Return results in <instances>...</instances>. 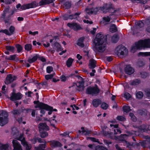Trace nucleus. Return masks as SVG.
I'll return each instance as SVG.
<instances>
[{
  "label": "nucleus",
  "instance_id": "nucleus-4",
  "mask_svg": "<svg viewBox=\"0 0 150 150\" xmlns=\"http://www.w3.org/2000/svg\"><path fill=\"white\" fill-rule=\"evenodd\" d=\"M100 89L98 86L96 85L94 86H89L88 87L86 90V94L91 95L93 96L97 95L100 92Z\"/></svg>",
  "mask_w": 150,
  "mask_h": 150
},
{
  "label": "nucleus",
  "instance_id": "nucleus-57",
  "mask_svg": "<svg viewBox=\"0 0 150 150\" xmlns=\"http://www.w3.org/2000/svg\"><path fill=\"white\" fill-rule=\"evenodd\" d=\"M114 133L115 134H116L118 133L120 134L122 132L119 129H114Z\"/></svg>",
  "mask_w": 150,
  "mask_h": 150
},
{
  "label": "nucleus",
  "instance_id": "nucleus-17",
  "mask_svg": "<svg viewBox=\"0 0 150 150\" xmlns=\"http://www.w3.org/2000/svg\"><path fill=\"white\" fill-rule=\"evenodd\" d=\"M98 11V8H87L86 9V13L88 14H92L93 13L96 14Z\"/></svg>",
  "mask_w": 150,
  "mask_h": 150
},
{
  "label": "nucleus",
  "instance_id": "nucleus-26",
  "mask_svg": "<svg viewBox=\"0 0 150 150\" xmlns=\"http://www.w3.org/2000/svg\"><path fill=\"white\" fill-rule=\"evenodd\" d=\"M46 142L45 141V144H40L38 146L35 147L34 150H45V149L46 148Z\"/></svg>",
  "mask_w": 150,
  "mask_h": 150
},
{
  "label": "nucleus",
  "instance_id": "nucleus-41",
  "mask_svg": "<svg viewBox=\"0 0 150 150\" xmlns=\"http://www.w3.org/2000/svg\"><path fill=\"white\" fill-rule=\"evenodd\" d=\"M6 49L8 50L13 52L15 47L13 46H7L6 47Z\"/></svg>",
  "mask_w": 150,
  "mask_h": 150
},
{
  "label": "nucleus",
  "instance_id": "nucleus-46",
  "mask_svg": "<svg viewBox=\"0 0 150 150\" xmlns=\"http://www.w3.org/2000/svg\"><path fill=\"white\" fill-rule=\"evenodd\" d=\"M54 76L53 74H47L45 76V78L46 80L52 79Z\"/></svg>",
  "mask_w": 150,
  "mask_h": 150
},
{
  "label": "nucleus",
  "instance_id": "nucleus-11",
  "mask_svg": "<svg viewBox=\"0 0 150 150\" xmlns=\"http://www.w3.org/2000/svg\"><path fill=\"white\" fill-rule=\"evenodd\" d=\"M15 31V28L13 26H11L9 28V30L6 29L1 30H0V33H2L8 36H11L13 34Z\"/></svg>",
  "mask_w": 150,
  "mask_h": 150
},
{
  "label": "nucleus",
  "instance_id": "nucleus-8",
  "mask_svg": "<svg viewBox=\"0 0 150 150\" xmlns=\"http://www.w3.org/2000/svg\"><path fill=\"white\" fill-rule=\"evenodd\" d=\"M79 78H80L81 81L77 82L75 84L76 86V89L78 91H82L84 90L85 87L84 86V81L83 79L81 76H79Z\"/></svg>",
  "mask_w": 150,
  "mask_h": 150
},
{
  "label": "nucleus",
  "instance_id": "nucleus-50",
  "mask_svg": "<svg viewBox=\"0 0 150 150\" xmlns=\"http://www.w3.org/2000/svg\"><path fill=\"white\" fill-rule=\"evenodd\" d=\"M11 112L14 115H19L20 113V111L18 110H13Z\"/></svg>",
  "mask_w": 150,
  "mask_h": 150
},
{
  "label": "nucleus",
  "instance_id": "nucleus-1",
  "mask_svg": "<svg viewBox=\"0 0 150 150\" xmlns=\"http://www.w3.org/2000/svg\"><path fill=\"white\" fill-rule=\"evenodd\" d=\"M107 36L100 33L97 34L93 40L94 46L93 50L96 52H103L105 50Z\"/></svg>",
  "mask_w": 150,
  "mask_h": 150
},
{
  "label": "nucleus",
  "instance_id": "nucleus-37",
  "mask_svg": "<svg viewBox=\"0 0 150 150\" xmlns=\"http://www.w3.org/2000/svg\"><path fill=\"white\" fill-rule=\"evenodd\" d=\"M140 82V80L138 79H136L135 80L131 81L130 82V84L133 85H135L139 84Z\"/></svg>",
  "mask_w": 150,
  "mask_h": 150
},
{
  "label": "nucleus",
  "instance_id": "nucleus-49",
  "mask_svg": "<svg viewBox=\"0 0 150 150\" xmlns=\"http://www.w3.org/2000/svg\"><path fill=\"white\" fill-rule=\"evenodd\" d=\"M60 45L58 42H55L54 43V49L58 51L59 49L60 48Z\"/></svg>",
  "mask_w": 150,
  "mask_h": 150
},
{
  "label": "nucleus",
  "instance_id": "nucleus-9",
  "mask_svg": "<svg viewBox=\"0 0 150 150\" xmlns=\"http://www.w3.org/2000/svg\"><path fill=\"white\" fill-rule=\"evenodd\" d=\"M17 79V77L11 74H8L4 82L6 84L8 85L13 82Z\"/></svg>",
  "mask_w": 150,
  "mask_h": 150
},
{
  "label": "nucleus",
  "instance_id": "nucleus-20",
  "mask_svg": "<svg viewBox=\"0 0 150 150\" xmlns=\"http://www.w3.org/2000/svg\"><path fill=\"white\" fill-rule=\"evenodd\" d=\"M54 0H41L39 2V5L41 6L49 4L53 2Z\"/></svg>",
  "mask_w": 150,
  "mask_h": 150
},
{
  "label": "nucleus",
  "instance_id": "nucleus-7",
  "mask_svg": "<svg viewBox=\"0 0 150 150\" xmlns=\"http://www.w3.org/2000/svg\"><path fill=\"white\" fill-rule=\"evenodd\" d=\"M116 50L118 55H124L128 53L127 49L122 45L118 46L116 48Z\"/></svg>",
  "mask_w": 150,
  "mask_h": 150
},
{
  "label": "nucleus",
  "instance_id": "nucleus-3",
  "mask_svg": "<svg viewBox=\"0 0 150 150\" xmlns=\"http://www.w3.org/2000/svg\"><path fill=\"white\" fill-rule=\"evenodd\" d=\"M98 10H100L104 13L107 12L111 13L110 15V16L113 15H115V13H116L117 11L115 10L112 4H105L103 5L99 8Z\"/></svg>",
  "mask_w": 150,
  "mask_h": 150
},
{
  "label": "nucleus",
  "instance_id": "nucleus-6",
  "mask_svg": "<svg viewBox=\"0 0 150 150\" xmlns=\"http://www.w3.org/2000/svg\"><path fill=\"white\" fill-rule=\"evenodd\" d=\"M38 4L36 1H33L30 3L24 4L21 6V9L22 10H25L30 8H34L38 6Z\"/></svg>",
  "mask_w": 150,
  "mask_h": 150
},
{
  "label": "nucleus",
  "instance_id": "nucleus-39",
  "mask_svg": "<svg viewBox=\"0 0 150 150\" xmlns=\"http://www.w3.org/2000/svg\"><path fill=\"white\" fill-rule=\"evenodd\" d=\"M116 119L120 121H125L126 120V119L124 117L121 116H118L116 117Z\"/></svg>",
  "mask_w": 150,
  "mask_h": 150
},
{
  "label": "nucleus",
  "instance_id": "nucleus-52",
  "mask_svg": "<svg viewBox=\"0 0 150 150\" xmlns=\"http://www.w3.org/2000/svg\"><path fill=\"white\" fill-rule=\"evenodd\" d=\"M37 55L38 56V59L39 60H40L43 62H45L46 61L45 59L43 57L40 56V55L37 54Z\"/></svg>",
  "mask_w": 150,
  "mask_h": 150
},
{
  "label": "nucleus",
  "instance_id": "nucleus-33",
  "mask_svg": "<svg viewBox=\"0 0 150 150\" xmlns=\"http://www.w3.org/2000/svg\"><path fill=\"white\" fill-rule=\"evenodd\" d=\"M24 48L27 51H30L32 49V45L31 44H28L25 45Z\"/></svg>",
  "mask_w": 150,
  "mask_h": 150
},
{
  "label": "nucleus",
  "instance_id": "nucleus-10",
  "mask_svg": "<svg viewBox=\"0 0 150 150\" xmlns=\"http://www.w3.org/2000/svg\"><path fill=\"white\" fill-rule=\"evenodd\" d=\"M23 96V95L20 93H13L10 97V99L12 101H15L21 99Z\"/></svg>",
  "mask_w": 150,
  "mask_h": 150
},
{
  "label": "nucleus",
  "instance_id": "nucleus-19",
  "mask_svg": "<svg viewBox=\"0 0 150 150\" xmlns=\"http://www.w3.org/2000/svg\"><path fill=\"white\" fill-rule=\"evenodd\" d=\"M125 71L126 74L130 75L134 71V69L129 65H127L125 68Z\"/></svg>",
  "mask_w": 150,
  "mask_h": 150
},
{
  "label": "nucleus",
  "instance_id": "nucleus-58",
  "mask_svg": "<svg viewBox=\"0 0 150 150\" xmlns=\"http://www.w3.org/2000/svg\"><path fill=\"white\" fill-rule=\"evenodd\" d=\"M138 64L139 67H142L144 64V62L141 61H139Z\"/></svg>",
  "mask_w": 150,
  "mask_h": 150
},
{
  "label": "nucleus",
  "instance_id": "nucleus-44",
  "mask_svg": "<svg viewBox=\"0 0 150 150\" xmlns=\"http://www.w3.org/2000/svg\"><path fill=\"white\" fill-rule=\"evenodd\" d=\"M108 107V105L106 103L103 102V103L101 105V108L104 110H106L107 109Z\"/></svg>",
  "mask_w": 150,
  "mask_h": 150
},
{
  "label": "nucleus",
  "instance_id": "nucleus-45",
  "mask_svg": "<svg viewBox=\"0 0 150 150\" xmlns=\"http://www.w3.org/2000/svg\"><path fill=\"white\" fill-rule=\"evenodd\" d=\"M143 94L142 92L139 91L136 94V96L137 98L140 99L142 98L143 97Z\"/></svg>",
  "mask_w": 150,
  "mask_h": 150
},
{
  "label": "nucleus",
  "instance_id": "nucleus-53",
  "mask_svg": "<svg viewBox=\"0 0 150 150\" xmlns=\"http://www.w3.org/2000/svg\"><path fill=\"white\" fill-rule=\"evenodd\" d=\"M67 16L66 15H65L64 16V19L65 20H67L68 19H72L73 18V16L72 15H69L67 17H66Z\"/></svg>",
  "mask_w": 150,
  "mask_h": 150
},
{
  "label": "nucleus",
  "instance_id": "nucleus-15",
  "mask_svg": "<svg viewBox=\"0 0 150 150\" xmlns=\"http://www.w3.org/2000/svg\"><path fill=\"white\" fill-rule=\"evenodd\" d=\"M38 128L40 132L47 131L49 129L48 126L45 123H40L38 125Z\"/></svg>",
  "mask_w": 150,
  "mask_h": 150
},
{
  "label": "nucleus",
  "instance_id": "nucleus-47",
  "mask_svg": "<svg viewBox=\"0 0 150 150\" xmlns=\"http://www.w3.org/2000/svg\"><path fill=\"white\" fill-rule=\"evenodd\" d=\"M53 68L52 66H48L46 68L47 72L49 74H50L53 71Z\"/></svg>",
  "mask_w": 150,
  "mask_h": 150
},
{
  "label": "nucleus",
  "instance_id": "nucleus-28",
  "mask_svg": "<svg viewBox=\"0 0 150 150\" xmlns=\"http://www.w3.org/2000/svg\"><path fill=\"white\" fill-rule=\"evenodd\" d=\"M117 28L115 24H112L111 25L110 28V31L112 33H114L117 31Z\"/></svg>",
  "mask_w": 150,
  "mask_h": 150
},
{
  "label": "nucleus",
  "instance_id": "nucleus-2",
  "mask_svg": "<svg viewBox=\"0 0 150 150\" xmlns=\"http://www.w3.org/2000/svg\"><path fill=\"white\" fill-rule=\"evenodd\" d=\"M145 48H150V39L140 40L135 43V46L131 47V52L134 53L137 50H141Z\"/></svg>",
  "mask_w": 150,
  "mask_h": 150
},
{
  "label": "nucleus",
  "instance_id": "nucleus-40",
  "mask_svg": "<svg viewBox=\"0 0 150 150\" xmlns=\"http://www.w3.org/2000/svg\"><path fill=\"white\" fill-rule=\"evenodd\" d=\"M40 132V136L42 138H44L47 136L48 135V133L45 132H43V131H42L41 132Z\"/></svg>",
  "mask_w": 150,
  "mask_h": 150
},
{
  "label": "nucleus",
  "instance_id": "nucleus-54",
  "mask_svg": "<svg viewBox=\"0 0 150 150\" xmlns=\"http://www.w3.org/2000/svg\"><path fill=\"white\" fill-rule=\"evenodd\" d=\"M145 92L146 96L148 97H150V89H146L145 90Z\"/></svg>",
  "mask_w": 150,
  "mask_h": 150
},
{
  "label": "nucleus",
  "instance_id": "nucleus-60",
  "mask_svg": "<svg viewBox=\"0 0 150 150\" xmlns=\"http://www.w3.org/2000/svg\"><path fill=\"white\" fill-rule=\"evenodd\" d=\"M110 126L111 127H113L114 128L116 129L118 127L119 125L118 124L115 125L114 124H110Z\"/></svg>",
  "mask_w": 150,
  "mask_h": 150
},
{
  "label": "nucleus",
  "instance_id": "nucleus-38",
  "mask_svg": "<svg viewBox=\"0 0 150 150\" xmlns=\"http://www.w3.org/2000/svg\"><path fill=\"white\" fill-rule=\"evenodd\" d=\"M95 150H108V149L103 146L98 145L96 147Z\"/></svg>",
  "mask_w": 150,
  "mask_h": 150
},
{
  "label": "nucleus",
  "instance_id": "nucleus-31",
  "mask_svg": "<svg viewBox=\"0 0 150 150\" xmlns=\"http://www.w3.org/2000/svg\"><path fill=\"white\" fill-rule=\"evenodd\" d=\"M119 37L117 34H114L112 37V41L113 43H116L118 40Z\"/></svg>",
  "mask_w": 150,
  "mask_h": 150
},
{
  "label": "nucleus",
  "instance_id": "nucleus-5",
  "mask_svg": "<svg viewBox=\"0 0 150 150\" xmlns=\"http://www.w3.org/2000/svg\"><path fill=\"white\" fill-rule=\"evenodd\" d=\"M8 114L6 111H3L0 114V125L3 126L8 122Z\"/></svg>",
  "mask_w": 150,
  "mask_h": 150
},
{
  "label": "nucleus",
  "instance_id": "nucleus-43",
  "mask_svg": "<svg viewBox=\"0 0 150 150\" xmlns=\"http://www.w3.org/2000/svg\"><path fill=\"white\" fill-rule=\"evenodd\" d=\"M139 56H150V52H140L138 54Z\"/></svg>",
  "mask_w": 150,
  "mask_h": 150
},
{
  "label": "nucleus",
  "instance_id": "nucleus-12",
  "mask_svg": "<svg viewBox=\"0 0 150 150\" xmlns=\"http://www.w3.org/2000/svg\"><path fill=\"white\" fill-rule=\"evenodd\" d=\"M67 25L71 29H73L75 31H77L82 29L79 24L75 23H68Z\"/></svg>",
  "mask_w": 150,
  "mask_h": 150
},
{
  "label": "nucleus",
  "instance_id": "nucleus-42",
  "mask_svg": "<svg viewBox=\"0 0 150 150\" xmlns=\"http://www.w3.org/2000/svg\"><path fill=\"white\" fill-rule=\"evenodd\" d=\"M16 47L17 49V51L18 53L21 52L22 50V47L19 44H16Z\"/></svg>",
  "mask_w": 150,
  "mask_h": 150
},
{
  "label": "nucleus",
  "instance_id": "nucleus-23",
  "mask_svg": "<svg viewBox=\"0 0 150 150\" xmlns=\"http://www.w3.org/2000/svg\"><path fill=\"white\" fill-rule=\"evenodd\" d=\"M85 39V38L82 37L79 38L78 40L77 45L81 47H83L84 46L83 43V41Z\"/></svg>",
  "mask_w": 150,
  "mask_h": 150
},
{
  "label": "nucleus",
  "instance_id": "nucleus-25",
  "mask_svg": "<svg viewBox=\"0 0 150 150\" xmlns=\"http://www.w3.org/2000/svg\"><path fill=\"white\" fill-rule=\"evenodd\" d=\"M9 149L8 144H0V150H9Z\"/></svg>",
  "mask_w": 150,
  "mask_h": 150
},
{
  "label": "nucleus",
  "instance_id": "nucleus-59",
  "mask_svg": "<svg viewBox=\"0 0 150 150\" xmlns=\"http://www.w3.org/2000/svg\"><path fill=\"white\" fill-rule=\"evenodd\" d=\"M129 116L131 117V118L132 119L133 121H135V116L134 115V114L132 113H129Z\"/></svg>",
  "mask_w": 150,
  "mask_h": 150
},
{
  "label": "nucleus",
  "instance_id": "nucleus-14",
  "mask_svg": "<svg viewBox=\"0 0 150 150\" xmlns=\"http://www.w3.org/2000/svg\"><path fill=\"white\" fill-rule=\"evenodd\" d=\"M35 108H39L40 109L45 110H50L51 108L50 107V106L42 102L39 103L35 106Z\"/></svg>",
  "mask_w": 150,
  "mask_h": 150
},
{
  "label": "nucleus",
  "instance_id": "nucleus-32",
  "mask_svg": "<svg viewBox=\"0 0 150 150\" xmlns=\"http://www.w3.org/2000/svg\"><path fill=\"white\" fill-rule=\"evenodd\" d=\"M71 3L69 1H67L65 2L62 5L63 7L66 9H67L70 8L71 7Z\"/></svg>",
  "mask_w": 150,
  "mask_h": 150
},
{
  "label": "nucleus",
  "instance_id": "nucleus-18",
  "mask_svg": "<svg viewBox=\"0 0 150 150\" xmlns=\"http://www.w3.org/2000/svg\"><path fill=\"white\" fill-rule=\"evenodd\" d=\"M5 59L6 60L14 61L16 62H17L19 61V59L17 57V55L16 54L11 55L9 57L6 56L5 57Z\"/></svg>",
  "mask_w": 150,
  "mask_h": 150
},
{
  "label": "nucleus",
  "instance_id": "nucleus-61",
  "mask_svg": "<svg viewBox=\"0 0 150 150\" xmlns=\"http://www.w3.org/2000/svg\"><path fill=\"white\" fill-rule=\"evenodd\" d=\"M29 33L30 35H35L36 34H38V31H36L34 32H32L30 31L29 32Z\"/></svg>",
  "mask_w": 150,
  "mask_h": 150
},
{
  "label": "nucleus",
  "instance_id": "nucleus-62",
  "mask_svg": "<svg viewBox=\"0 0 150 150\" xmlns=\"http://www.w3.org/2000/svg\"><path fill=\"white\" fill-rule=\"evenodd\" d=\"M90 139L93 142L98 143L99 141L98 139L95 138L94 137H90Z\"/></svg>",
  "mask_w": 150,
  "mask_h": 150
},
{
  "label": "nucleus",
  "instance_id": "nucleus-27",
  "mask_svg": "<svg viewBox=\"0 0 150 150\" xmlns=\"http://www.w3.org/2000/svg\"><path fill=\"white\" fill-rule=\"evenodd\" d=\"M16 139L19 141H20L22 144H23V143L26 141L25 138L23 137V134H21L18 137H17Z\"/></svg>",
  "mask_w": 150,
  "mask_h": 150
},
{
  "label": "nucleus",
  "instance_id": "nucleus-22",
  "mask_svg": "<svg viewBox=\"0 0 150 150\" xmlns=\"http://www.w3.org/2000/svg\"><path fill=\"white\" fill-rule=\"evenodd\" d=\"M38 56L37 54H35L32 57H29L28 59L27 62L30 64L34 62L38 59Z\"/></svg>",
  "mask_w": 150,
  "mask_h": 150
},
{
  "label": "nucleus",
  "instance_id": "nucleus-48",
  "mask_svg": "<svg viewBox=\"0 0 150 150\" xmlns=\"http://www.w3.org/2000/svg\"><path fill=\"white\" fill-rule=\"evenodd\" d=\"M123 110L124 112H127L130 111V109L129 107V106H123Z\"/></svg>",
  "mask_w": 150,
  "mask_h": 150
},
{
  "label": "nucleus",
  "instance_id": "nucleus-36",
  "mask_svg": "<svg viewBox=\"0 0 150 150\" xmlns=\"http://www.w3.org/2000/svg\"><path fill=\"white\" fill-rule=\"evenodd\" d=\"M135 24L137 28L142 27L144 25V23L141 21L137 22L135 23Z\"/></svg>",
  "mask_w": 150,
  "mask_h": 150
},
{
  "label": "nucleus",
  "instance_id": "nucleus-30",
  "mask_svg": "<svg viewBox=\"0 0 150 150\" xmlns=\"http://www.w3.org/2000/svg\"><path fill=\"white\" fill-rule=\"evenodd\" d=\"M74 60V59L71 58H69L66 62V65L67 67H70L71 66Z\"/></svg>",
  "mask_w": 150,
  "mask_h": 150
},
{
  "label": "nucleus",
  "instance_id": "nucleus-56",
  "mask_svg": "<svg viewBox=\"0 0 150 150\" xmlns=\"http://www.w3.org/2000/svg\"><path fill=\"white\" fill-rule=\"evenodd\" d=\"M60 79L61 81L64 82L67 80V77L64 75H62L60 77Z\"/></svg>",
  "mask_w": 150,
  "mask_h": 150
},
{
  "label": "nucleus",
  "instance_id": "nucleus-63",
  "mask_svg": "<svg viewBox=\"0 0 150 150\" xmlns=\"http://www.w3.org/2000/svg\"><path fill=\"white\" fill-rule=\"evenodd\" d=\"M83 22L85 23L89 24H92L93 23V22L92 21H89L88 20H83Z\"/></svg>",
  "mask_w": 150,
  "mask_h": 150
},
{
  "label": "nucleus",
  "instance_id": "nucleus-21",
  "mask_svg": "<svg viewBox=\"0 0 150 150\" xmlns=\"http://www.w3.org/2000/svg\"><path fill=\"white\" fill-rule=\"evenodd\" d=\"M96 61L93 59H90L88 64L89 67L91 69H93L96 67Z\"/></svg>",
  "mask_w": 150,
  "mask_h": 150
},
{
  "label": "nucleus",
  "instance_id": "nucleus-51",
  "mask_svg": "<svg viewBox=\"0 0 150 150\" xmlns=\"http://www.w3.org/2000/svg\"><path fill=\"white\" fill-rule=\"evenodd\" d=\"M124 97L126 99H129L131 97L130 94L128 93H125L124 94Z\"/></svg>",
  "mask_w": 150,
  "mask_h": 150
},
{
  "label": "nucleus",
  "instance_id": "nucleus-24",
  "mask_svg": "<svg viewBox=\"0 0 150 150\" xmlns=\"http://www.w3.org/2000/svg\"><path fill=\"white\" fill-rule=\"evenodd\" d=\"M101 103V100L98 99H94L93 100L92 102L93 106L96 108L98 107Z\"/></svg>",
  "mask_w": 150,
  "mask_h": 150
},
{
  "label": "nucleus",
  "instance_id": "nucleus-35",
  "mask_svg": "<svg viewBox=\"0 0 150 150\" xmlns=\"http://www.w3.org/2000/svg\"><path fill=\"white\" fill-rule=\"evenodd\" d=\"M111 19V18L108 16L104 17L102 18L103 20L104 23H109Z\"/></svg>",
  "mask_w": 150,
  "mask_h": 150
},
{
  "label": "nucleus",
  "instance_id": "nucleus-13",
  "mask_svg": "<svg viewBox=\"0 0 150 150\" xmlns=\"http://www.w3.org/2000/svg\"><path fill=\"white\" fill-rule=\"evenodd\" d=\"M13 150H23L21 146L17 140H13L12 141Z\"/></svg>",
  "mask_w": 150,
  "mask_h": 150
},
{
  "label": "nucleus",
  "instance_id": "nucleus-64",
  "mask_svg": "<svg viewBox=\"0 0 150 150\" xmlns=\"http://www.w3.org/2000/svg\"><path fill=\"white\" fill-rule=\"evenodd\" d=\"M37 141V138L36 137H34V138H33L32 139H31V142L34 144H35V143H36Z\"/></svg>",
  "mask_w": 150,
  "mask_h": 150
},
{
  "label": "nucleus",
  "instance_id": "nucleus-16",
  "mask_svg": "<svg viewBox=\"0 0 150 150\" xmlns=\"http://www.w3.org/2000/svg\"><path fill=\"white\" fill-rule=\"evenodd\" d=\"M50 146L52 147H57L62 146V144L59 141L53 140L50 141Z\"/></svg>",
  "mask_w": 150,
  "mask_h": 150
},
{
  "label": "nucleus",
  "instance_id": "nucleus-55",
  "mask_svg": "<svg viewBox=\"0 0 150 150\" xmlns=\"http://www.w3.org/2000/svg\"><path fill=\"white\" fill-rule=\"evenodd\" d=\"M9 11V9L7 8H6L4 9L3 11V13L2 15V17L3 18H4L6 14Z\"/></svg>",
  "mask_w": 150,
  "mask_h": 150
},
{
  "label": "nucleus",
  "instance_id": "nucleus-34",
  "mask_svg": "<svg viewBox=\"0 0 150 150\" xmlns=\"http://www.w3.org/2000/svg\"><path fill=\"white\" fill-rule=\"evenodd\" d=\"M23 146L25 147V150H30L31 148V146L30 144L28 145L26 141L23 143V144H22Z\"/></svg>",
  "mask_w": 150,
  "mask_h": 150
},
{
  "label": "nucleus",
  "instance_id": "nucleus-29",
  "mask_svg": "<svg viewBox=\"0 0 150 150\" xmlns=\"http://www.w3.org/2000/svg\"><path fill=\"white\" fill-rule=\"evenodd\" d=\"M81 132L83 133H85L84 134L85 135H88L89 134H90L92 132L91 131L88 130L87 129L85 130L84 129V128L83 127H82L81 128Z\"/></svg>",
  "mask_w": 150,
  "mask_h": 150
}]
</instances>
